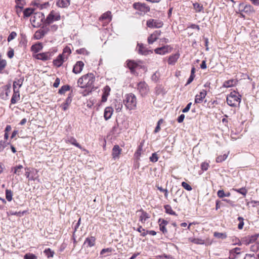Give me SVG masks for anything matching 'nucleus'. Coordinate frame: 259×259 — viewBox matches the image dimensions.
I'll use <instances>...</instances> for the list:
<instances>
[{
  "label": "nucleus",
  "instance_id": "9d476101",
  "mask_svg": "<svg viewBox=\"0 0 259 259\" xmlns=\"http://www.w3.org/2000/svg\"><path fill=\"white\" fill-rule=\"evenodd\" d=\"M133 7L136 10H139L144 13L148 12L150 11V8L144 3H135L133 4Z\"/></svg>",
  "mask_w": 259,
  "mask_h": 259
},
{
  "label": "nucleus",
  "instance_id": "412c9836",
  "mask_svg": "<svg viewBox=\"0 0 259 259\" xmlns=\"http://www.w3.org/2000/svg\"><path fill=\"white\" fill-rule=\"evenodd\" d=\"M113 109L111 107H107L104 110V117L106 120L110 119L113 114Z\"/></svg>",
  "mask_w": 259,
  "mask_h": 259
},
{
  "label": "nucleus",
  "instance_id": "9b49d317",
  "mask_svg": "<svg viewBox=\"0 0 259 259\" xmlns=\"http://www.w3.org/2000/svg\"><path fill=\"white\" fill-rule=\"evenodd\" d=\"M172 48L169 46L166 45L160 48L155 49L154 52L156 54L159 55H164L171 51Z\"/></svg>",
  "mask_w": 259,
  "mask_h": 259
},
{
  "label": "nucleus",
  "instance_id": "aec40b11",
  "mask_svg": "<svg viewBox=\"0 0 259 259\" xmlns=\"http://www.w3.org/2000/svg\"><path fill=\"white\" fill-rule=\"evenodd\" d=\"M111 91L110 88L108 85H106L103 89V94L102 96V102H105L107 101V98L110 95Z\"/></svg>",
  "mask_w": 259,
  "mask_h": 259
},
{
  "label": "nucleus",
  "instance_id": "7c9ffc66",
  "mask_svg": "<svg viewBox=\"0 0 259 259\" xmlns=\"http://www.w3.org/2000/svg\"><path fill=\"white\" fill-rule=\"evenodd\" d=\"M71 101L72 100L71 98L68 97L66 98L65 102L61 105V107L64 111H66L68 109L69 105L70 104Z\"/></svg>",
  "mask_w": 259,
  "mask_h": 259
},
{
  "label": "nucleus",
  "instance_id": "ddd939ff",
  "mask_svg": "<svg viewBox=\"0 0 259 259\" xmlns=\"http://www.w3.org/2000/svg\"><path fill=\"white\" fill-rule=\"evenodd\" d=\"M207 95V91L205 90H201L199 94H197L195 97V103L198 104L202 102L203 99Z\"/></svg>",
  "mask_w": 259,
  "mask_h": 259
},
{
  "label": "nucleus",
  "instance_id": "f704fd0d",
  "mask_svg": "<svg viewBox=\"0 0 259 259\" xmlns=\"http://www.w3.org/2000/svg\"><path fill=\"white\" fill-rule=\"evenodd\" d=\"M143 143L142 142L140 143V145L138 147V149L135 153V156L137 159H139L140 156L141 155L142 151L143 150Z\"/></svg>",
  "mask_w": 259,
  "mask_h": 259
},
{
  "label": "nucleus",
  "instance_id": "20e7f679",
  "mask_svg": "<svg viewBox=\"0 0 259 259\" xmlns=\"http://www.w3.org/2000/svg\"><path fill=\"white\" fill-rule=\"evenodd\" d=\"M238 93L234 91L231 92L227 97V104L232 107H236L239 105L241 102L240 96Z\"/></svg>",
  "mask_w": 259,
  "mask_h": 259
},
{
  "label": "nucleus",
  "instance_id": "5fc2aeb1",
  "mask_svg": "<svg viewBox=\"0 0 259 259\" xmlns=\"http://www.w3.org/2000/svg\"><path fill=\"white\" fill-rule=\"evenodd\" d=\"M138 51L139 54L144 55L146 54L145 51H144V47L142 44H138Z\"/></svg>",
  "mask_w": 259,
  "mask_h": 259
},
{
  "label": "nucleus",
  "instance_id": "864d4df0",
  "mask_svg": "<svg viewBox=\"0 0 259 259\" xmlns=\"http://www.w3.org/2000/svg\"><path fill=\"white\" fill-rule=\"evenodd\" d=\"M182 186L184 189H185L186 190H187L188 191H191L192 189L191 186L190 185H189L188 183H187L186 182H183L182 183Z\"/></svg>",
  "mask_w": 259,
  "mask_h": 259
},
{
  "label": "nucleus",
  "instance_id": "09e8293b",
  "mask_svg": "<svg viewBox=\"0 0 259 259\" xmlns=\"http://www.w3.org/2000/svg\"><path fill=\"white\" fill-rule=\"evenodd\" d=\"M42 48L41 44L38 43L33 45V52H37Z\"/></svg>",
  "mask_w": 259,
  "mask_h": 259
},
{
  "label": "nucleus",
  "instance_id": "dca6fc26",
  "mask_svg": "<svg viewBox=\"0 0 259 259\" xmlns=\"http://www.w3.org/2000/svg\"><path fill=\"white\" fill-rule=\"evenodd\" d=\"M239 10L245 13H250L253 12V9L251 6L246 5L244 3L239 5Z\"/></svg>",
  "mask_w": 259,
  "mask_h": 259
},
{
  "label": "nucleus",
  "instance_id": "052dcab7",
  "mask_svg": "<svg viewBox=\"0 0 259 259\" xmlns=\"http://www.w3.org/2000/svg\"><path fill=\"white\" fill-rule=\"evenodd\" d=\"M112 249L111 248H107L103 249L100 252V254L103 255L106 253H110L112 252Z\"/></svg>",
  "mask_w": 259,
  "mask_h": 259
},
{
  "label": "nucleus",
  "instance_id": "c756f323",
  "mask_svg": "<svg viewBox=\"0 0 259 259\" xmlns=\"http://www.w3.org/2000/svg\"><path fill=\"white\" fill-rule=\"evenodd\" d=\"M23 167L21 165H19L18 166H17L16 167L12 168V171H13L14 174L19 176L20 175L22 172V169Z\"/></svg>",
  "mask_w": 259,
  "mask_h": 259
},
{
  "label": "nucleus",
  "instance_id": "603ef678",
  "mask_svg": "<svg viewBox=\"0 0 259 259\" xmlns=\"http://www.w3.org/2000/svg\"><path fill=\"white\" fill-rule=\"evenodd\" d=\"M250 250L253 252H256L259 250V243L255 244L250 246Z\"/></svg>",
  "mask_w": 259,
  "mask_h": 259
},
{
  "label": "nucleus",
  "instance_id": "79ce46f5",
  "mask_svg": "<svg viewBox=\"0 0 259 259\" xmlns=\"http://www.w3.org/2000/svg\"><path fill=\"white\" fill-rule=\"evenodd\" d=\"M13 194L10 190L7 189L6 190V197L8 201H11L12 199Z\"/></svg>",
  "mask_w": 259,
  "mask_h": 259
},
{
  "label": "nucleus",
  "instance_id": "f03ea898",
  "mask_svg": "<svg viewBox=\"0 0 259 259\" xmlns=\"http://www.w3.org/2000/svg\"><path fill=\"white\" fill-rule=\"evenodd\" d=\"M95 81V76L93 73H90L85 74L80 78L77 80V85L79 87L84 89L88 88L89 89H94V83ZM92 90H91V91Z\"/></svg>",
  "mask_w": 259,
  "mask_h": 259
},
{
  "label": "nucleus",
  "instance_id": "6ab92c4d",
  "mask_svg": "<svg viewBox=\"0 0 259 259\" xmlns=\"http://www.w3.org/2000/svg\"><path fill=\"white\" fill-rule=\"evenodd\" d=\"M121 149L117 145H115L112 149V155L113 158L115 159L119 157V155L121 154Z\"/></svg>",
  "mask_w": 259,
  "mask_h": 259
},
{
  "label": "nucleus",
  "instance_id": "2f4dec72",
  "mask_svg": "<svg viewBox=\"0 0 259 259\" xmlns=\"http://www.w3.org/2000/svg\"><path fill=\"white\" fill-rule=\"evenodd\" d=\"M23 83V80L21 79H18L15 80L13 82V90H19V88L21 87Z\"/></svg>",
  "mask_w": 259,
  "mask_h": 259
},
{
  "label": "nucleus",
  "instance_id": "49530a36",
  "mask_svg": "<svg viewBox=\"0 0 259 259\" xmlns=\"http://www.w3.org/2000/svg\"><path fill=\"white\" fill-rule=\"evenodd\" d=\"M23 14L24 17H28L30 16L32 14V8L26 9L24 11Z\"/></svg>",
  "mask_w": 259,
  "mask_h": 259
},
{
  "label": "nucleus",
  "instance_id": "4be33fe9",
  "mask_svg": "<svg viewBox=\"0 0 259 259\" xmlns=\"http://www.w3.org/2000/svg\"><path fill=\"white\" fill-rule=\"evenodd\" d=\"M65 142L66 143H70L73 145L75 146L78 148L82 149V148L81 146L77 142L76 140L72 137H68L65 140Z\"/></svg>",
  "mask_w": 259,
  "mask_h": 259
},
{
  "label": "nucleus",
  "instance_id": "f257e3e1",
  "mask_svg": "<svg viewBox=\"0 0 259 259\" xmlns=\"http://www.w3.org/2000/svg\"><path fill=\"white\" fill-rule=\"evenodd\" d=\"M48 3L43 4L33 3V27H37L43 24L45 15L42 12L36 11V8L42 9L48 6Z\"/></svg>",
  "mask_w": 259,
  "mask_h": 259
},
{
  "label": "nucleus",
  "instance_id": "a211bd4d",
  "mask_svg": "<svg viewBox=\"0 0 259 259\" xmlns=\"http://www.w3.org/2000/svg\"><path fill=\"white\" fill-rule=\"evenodd\" d=\"M67 59V56H66V57H64L62 55H59L57 58L54 60V64L58 67H60L64 62L65 60H66Z\"/></svg>",
  "mask_w": 259,
  "mask_h": 259
},
{
  "label": "nucleus",
  "instance_id": "69168bd1",
  "mask_svg": "<svg viewBox=\"0 0 259 259\" xmlns=\"http://www.w3.org/2000/svg\"><path fill=\"white\" fill-rule=\"evenodd\" d=\"M243 259H255L254 254H246L245 257Z\"/></svg>",
  "mask_w": 259,
  "mask_h": 259
},
{
  "label": "nucleus",
  "instance_id": "393cba45",
  "mask_svg": "<svg viewBox=\"0 0 259 259\" xmlns=\"http://www.w3.org/2000/svg\"><path fill=\"white\" fill-rule=\"evenodd\" d=\"M179 57L180 54L179 53H176L170 56L168 60V64L172 65H174L179 58Z\"/></svg>",
  "mask_w": 259,
  "mask_h": 259
},
{
  "label": "nucleus",
  "instance_id": "58836bf2",
  "mask_svg": "<svg viewBox=\"0 0 259 259\" xmlns=\"http://www.w3.org/2000/svg\"><path fill=\"white\" fill-rule=\"evenodd\" d=\"M70 90V87L68 85L62 86L59 90L58 93L60 94H64L66 92Z\"/></svg>",
  "mask_w": 259,
  "mask_h": 259
},
{
  "label": "nucleus",
  "instance_id": "de8ad7c7",
  "mask_svg": "<svg viewBox=\"0 0 259 259\" xmlns=\"http://www.w3.org/2000/svg\"><path fill=\"white\" fill-rule=\"evenodd\" d=\"M7 213H8V215H15L20 217L21 215V214H22L23 213V212H21V211H18V212L14 211L13 210H10L7 212Z\"/></svg>",
  "mask_w": 259,
  "mask_h": 259
},
{
  "label": "nucleus",
  "instance_id": "4c0bfd02",
  "mask_svg": "<svg viewBox=\"0 0 259 259\" xmlns=\"http://www.w3.org/2000/svg\"><path fill=\"white\" fill-rule=\"evenodd\" d=\"M44 253L45 254V255L47 256L48 257H53L54 254V252L53 250H52L50 248L46 249L44 251Z\"/></svg>",
  "mask_w": 259,
  "mask_h": 259
},
{
  "label": "nucleus",
  "instance_id": "0e129e2a",
  "mask_svg": "<svg viewBox=\"0 0 259 259\" xmlns=\"http://www.w3.org/2000/svg\"><path fill=\"white\" fill-rule=\"evenodd\" d=\"M191 105H192V103L191 102H190L189 103H188L187 104V105L186 106V107L184 109H183V110L182 111L183 112V113H186V112H188L189 110L190 109Z\"/></svg>",
  "mask_w": 259,
  "mask_h": 259
},
{
  "label": "nucleus",
  "instance_id": "f3484780",
  "mask_svg": "<svg viewBox=\"0 0 259 259\" xmlns=\"http://www.w3.org/2000/svg\"><path fill=\"white\" fill-rule=\"evenodd\" d=\"M96 239L93 236H90L87 238L84 242L83 245L85 247H91L95 245Z\"/></svg>",
  "mask_w": 259,
  "mask_h": 259
},
{
  "label": "nucleus",
  "instance_id": "c85d7f7f",
  "mask_svg": "<svg viewBox=\"0 0 259 259\" xmlns=\"http://www.w3.org/2000/svg\"><path fill=\"white\" fill-rule=\"evenodd\" d=\"M189 242L198 245H203L205 244V240L201 238H194L190 237L188 238Z\"/></svg>",
  "mask_w": 259,
  "mask_h": 259
},
{
  "label": "nucleus",
  "instance_id": "6e6d98bb",
  "mask_svg": "<svg viewBox=\"0 0 259 259\" xmlns=\"http://www.w3.org/2000/svg\"><path fill=\"white\" fill-rule=\"evenodd\" d=\"M17 36V33L14 32V31H13L12 32L10 35H9L8 37V41H11L12 40L14 39Z\"/></svg>",
  "mask_w": 259,
  "mask_h": 259
},
{
  "label": "nucleus",
  "instance_id": "774afa93",
  "mask_svg": "<svg viewBox=\"0 0 259 259\" xmlns=\"http://www.w3.org/2000/svg\"><path fill=\"white\" fill-rule=\"evenodd\" d=\"M7 55L9 58H12L14 56V50L11 49L8 52Z\"/></svg>",
  "mask_w": 259,
  "mask_h": 259
},
{
  "label": "nucleus",
  "instance_id": "423d86ee",
  "mask_svg": "<svg viewBox=\"0 0 259 259\" xmlns=\"http://www.w3.org/2000/svg\"><path fill=\"white\" fill-rule=\"evenodd\" d=\"M137 89L142 96L147 95L149 90L148 85L144 81H141L138 83Z\"/></svg>",
  "mask_w": 259,
  "mask_h": 259
},
{
  "label": "nucleus",
  "instance_id": "473e14b6",
  "mask_svg": "<svg viewBox=\"0 0 259 259\" xmlns=\"http://www.w3.org/2000/svg\"><path fill=\"white\" fill-rule=\"evenodd\" d=\"M193 8L196 12L200 13L203 11V7L201 4H199L198 3H194L193 4Z\"/></svg>",
  "mask_w": 259,
  "mask_h": 259
},
{
  "label": "nucleus",
  "instance_id": "b1692460",
  "mask_svg": "<svg viewBox=\"0 0 259 259\" xmlns=\"http://www.w3.org/2000/svg\"><path fill=\"white\" fill-rule=\"evenodd\" d=\"M137 212H141L139 221L142 223H145L146 220L150 218L149 214L142 209L138 211Z\"/></svg>",
  "mask_w": 259,
  "mask_h": 259
},
{
  "label": "nucleus",
  "instance_id": "4d7b16f0",
  "mask_svg": "<svg viewBox=\"0 0 259 259\" xmlns=\"http://www.w3.org/2000/svg\"><path fill=\"white\" fill-rule=\"evenodd\" d=\"M76 52L78 54H86L88 55L89 52L84 48H81L76 50Z\"/></svg>",
  "mask_w": 259,
  "mask_h": 259
},
{
  "label": "nucleus",
  "instance_id": "c03bdc74",
  "mask_svg": "<svg viewBox=\"0 0 259 259\" xmlns=\"http://www.w3.org/2000/svg\"><path fill=\"white\" fill-rule=\"evenodd\" d=\"M233 190L235 191H236L238 193L241 194L243 196H245L247 193V191L246 190V189L243 187L240 189H234Z\"/></svg>",
  "mask_w": 259,
  "mask_h": 259
},
{
  "label": "nucleus",
  "instance_id": "6e6552de",
  "mask_svg": "<svg viewBox=\"0 0 259 259\" xmlns=\"http://www.w3.org/2000/svg\"><path fill=\"white\" fill-rule=\"evenodd\" d=\"M10 92V85H6L0 88V96L1 98L3 100L8 99Z\"/></svg>",
  "mask_w": 259,
  "mask_h": 259
},
{
  "label": "nucleus",
  "instance_id": "e433bc0d",
  "mask_svg": "<svg viewBox=\"0 0 259 259\" xmlns=\"http://www.w3.org/2000/svg\"><path fill=\"white\" fill-rule=\"evenodd\" d=\"M164 208H165V212L167 213H168V214H171V215H176V213L175 212V211H174L171 206L169 205H166L164 206Z\"/></svg>",
  "mask_w": 259,
  "mask_h": 259
},
{
  "label": "nucleus",
  "instance_id": "1a4fd4ad",
  "mask_svg": "<svg viewBox=\"0 0 259 259\" xmlns=\"http://www.w3.org/2000/svg\"><path fill=\"white\" fill-rule=\"evenodd\" d=\"M162 25V22L158 20L150 19L147 21V26L149 28H160Z\"/></svg>",
  "mask_w": 259,
  "mask_h": 259
},
{
  "label": "nucleus",
  "instance_id": "c9c22d12",
  "mask_svg": "<svg viewBox=\"0 0 259 259\" xmlns=\"http://www.w3.org/2000/svg\"><path fill=\"white\" fill-rule=\"evenodd\" d=\"M236 83V81L233 79L226 81L223 86L225 88H229L233 86Z\"/></svg>",
  "mask_w": 259,
  "mask_h": 259
},
{
  "label": "nucleus",
  "instance_id": "72a5a7b5",
  "mask_svg": "<svg viewBox=\"0 0 259 259\" xmlns=\"http://www.w3.org/2000/svg\"><path fill=\"white\" fill-rule=\"evenodd\" d=\"M127 66L131 71H133L134 69L138 66V64L134 61L130 60L127 61Z\"/></svg>",
  "mask_w": 259,
  "mask_h": 259
},
{
  "label": "nucleus",
  "instance_id": "13d9d810",
  "mask_svg": "<svg viewBox=\"0 0 259 259\" xmlns=\"http://www.w3.org/2000/svg\"><path fill=\"white\" fill-rule=\"evenodd\" d=\"M240 248L239 247H236L230 251V253H235L236 254H240V252L239 251L240 250Z\"/></svg>",
  "mask_w": 259,
  "mask_h": 259
},
{
  "label": "nucleus",
  "instance_id": "bf43d9fd",
  "mask_svg": "<svg viewBox=\"0 0 259 259\" xmlns=\"http://www.w3.org/2000/svg\"><path fill=\"white\" fill-rule=\"evenodd\" d=\"M217 195L219 198H222L225 197V193L223 190H219L217 192Z\"/></svg>",
  "mask_w": 259,
  "mask_h": 259
},
{
  "label": "nucleus",
  "instance_id": "cd10ccee",
  "mask_svg": "<svg viewBox=\"0 0 259 259\" xmlns=\"http://www.w3.org/2000/svg\"><path fill=\"white\" fill-rule=\"evenodd\" d=\"M20 99L19 90H14V93L11 100V104H15Z\"/></svg>",
  "mask_w": 259,
  "mask_h": 259
},
{
  "label": "nucleus",
  "instance_id": "ea45409f",
  "mask_svg": "<svg viewBox=\"0 0 259 259\" xmlns=\"http://www.w3.org/2000/svg\"><path fill=\"white\" fill-rule=\"evenodd\" d=\"M214 237L218 238L225 239L227 238V235L226 233H220L215 232L213 234Z\"/></svg>",
  "mask_w": 259,
  "mask_h": 259
},
{
  "label": "nucleus",
  "instance_id": "680f3d73",
  "mask_svg": "<svg viewBox=\"0 0 259 259\" xmlns=\"http://www.w3.org/2000/svg\"><path fill=\"white\" fill-rule=\"evenodd\" d=\"M209 167V164L207 162H202L201 165V168L203 170H207Z\"/></svg>",
  "mask_w": 259,
  "mask_h": 259
},
{
  "label": "nucleus",
  "instance_id": "8fccbe9b",
  "mask_svg": "<svg viewBox=\"0 0 259 259\" xmlns=\"http://www.w3.org/2000/svg\"><path fill=\"white\" fill-rule=\"evenodd\" d=\"M238 220L239 221V223L238 225V228L240 230H241L243 229L244 226V219L242 217H238Z\"/></svg>",
  "mask_w": 259,
  "mask_h": 259
},
{
  "label": "nucleus",
  "instance_id": "338daca9",
  "mask_svg": "<svg viewBox=\"0 0 259 259\" xmlns=\"http://www.w3.org/2000/svg\"><path fill=\"white\" fill-rule=\"evenodd\" d=\"M158 222L160 223L159 226H165L168 224L167 221L161 219H159Z\"/></svg>",
  "mask_w": 259,
  "mask_h": 259
},
{
  "label": "nucleus",
  "instance_id": "a19ab883",
  "mask_svg": "<svg viewBox=\"0 0 259 259\" xmlns=\"http://www.w3.org/2000/svg\"><path fill=\"white\" fill-rule=\"evenodd\" d=\"M227 157L228 154H224L223 155L219 156L216 158V162L218 163L222 162V161L225 160Z\"/></svg>",
  "mask_w": 259,
  "mask_h": 259
},
{
  "label": "nucleus",
  "instance_id": "f8f14e48",
  "mask_svg": "<svg viewBox=\"0 0 259 259\" xmlns=\"http://www.w3.org/2000/svg\"><path fill=\"white\" fill-rule=\"evenodd\" d=\"M112 19L111 13L110 11H107L104 13L99 18V21L103 22V25L108 24Z\"/></svg>",
  "mask_w": 259,
  "mask_h": 259
},
{
  "label": "nucleus",
  "instance_id": "bb28decb",
  "mask_svg": "<svg viewBox=\"0 0 259 259\" xmlns=\"http://www.w3.org/2000/svg\"><path fill=\"white\" fill-rule=\"evenodd\" d=\"M33 58L38 60H47L49 58V55L48 53H39L33 55Z\"/></svg>",
  "mask_w": 259,
  "mask_h": 259
},
{
  "label": "nucleus",
  "instance_id": "a878e982",
  "mask_svg": "<svg viewBox=\"0 0 259 259\" xmlns=\"http://www.w3.org/2000/svg\"><path fill=\"white\" fill-rule=\"evenodd\" d=\"M70 4V0H58L56 5L60 8H67Z\"/></svg>",
  "mask_w": 259,
  "mask_h": 259
},
{
  "label": "nucleus",
  "instance_id": "39448f33",
  "mask_svg": "<svg viewBox=\"0 0 259 259\" xmlns=\"http://www.w3.org/2000/svg\"><path fill=\"white\" fill-rule=\"evenodd\" d=\"M61 16L59 12L52 10L47 16L46 21L48 23H51L54 21L59 20Z\"/></svg>",
  "mask_w": 259,
  "mask_h": 259
},
{
  "label": "nucleus",
  "instance_id": "0eeeda50",
  "mask_svg": "<svg viewBox=\"0 0 259 259\" xmlns=\"http://www.w3.org/2000/svg\"><path fill=\"white\" fill-rule=\"evenodd\" d=\"M258 236L259 234H255L253 235L244 237L241 239V242L246 245H248L249 244L255 242L258 238Z\"/></svg>",
  "mask_w": 259,
  "mask_h": 259
},
{
  "label": "nucleus",
  "instance_id": "e2e57ef3",
  "mask_svg": "<svg viewBox=\"0 0 259 259\" xmlns=\"http://www.w3.org/2000/svg\"><path fill=\"white\" fill-rule=\"evenodd\" d=\"M7 145V143L6 142L3 141H0V151H2L4 150V149L5 148V147Z\"/></svg>",
  "mask_w": 259,
  "mask_h": 259
},
{
  "label": "nucleus",
  "instance_id": "a18cd8bd",
  "mask_svg": "<svg viewBox=\"0 0 259 259\" xmlns=\"http://www.w3.org/2000/svg\"><path fill=\"white\" fill-rule=\"evenodd\" d=\"M71 53V51L70 49V48L68 47H66L64 50L63 54H62L64 57H66V56H68L69 54H70Z\"/></svg>",
  "mask_w": 259,
  "mask_h": 259
},
{
  "label": "nucleus",
  "instance_id": "4468645a",
  "mask_svg": "<svg viewBox=\"0 0 259 259\" xmlns=\"http://www.w3.org/2000/svg\"><path fill=\"white\" fill-rule=\"evenodd\" d=\"M161 31L156 30L151 34L148 38V42L149 44H153L155 41L160 35Z\"/></svg>",
  "mask_w": 259,
  "mask_h": 259
},
{
  "label": "nucleus",
  "instance_id": "5701e85b",
  "mask_svg": "<svg viewBox=\"0 0 259 259\" xmlns=\"http://www.w3.org/2000/svg\"><path fill=\"white\" fill-rule=\"evenodd\" d=\"M47 32L45 29L40 28L35 32L33 37L36 39H40L45 35Z\"/></svg>",
  "mask_w": 259,
  "mask_h": 259
},
{
  "label": "nucleus",
  "instance_id": "37998d69",
  "mask_svg": "<svg viewBox=\"0 0 259 259\" xmlns=\"http://www.w3.org/2000/svg\"><path fill=\"white\" fill-rule=\"evenodd\" d=\"M143 232L141 234L143 236H145L147 234H149L152 236H155L156 235V232L155 231L153 230H150V231H145V229H143Z\"/></svg>",
  "mask_w": 259,
  "mask_h": 259
},
{
  "label": "nucleus",
  "instance_id": "2eb2a0df",
  "mask_svg": "<svg viewBox=\"0 0 259 259\" xmlns=\"http://www.w3.org/2000/svg\"><path fill=\"white\" fill-rule=\"evenodd\" d=\"M83 66L84 63L82 61H77L73 67V72L75 74L80 73L82 70Z\"/></svg>",
  "mask_w": 259,
  "mask_h": 259
},
{
  "label": "nucleus",
  "instance_id": "7ed1b4c3",
  "mask_svg": "<svg viewBox=\"0 0 259 259\" xmlns=\"http://www.w3.org/2000/svg\"><path fill=\"white\" fill-rule=\"evenodd\" d=\"M123 103L125 107L129 110L134 109L137 105V98L136 96L132 93L125 95L123 100Z\"/></svg>",
  "mask_w": 259,
  "mask_h": 259
},
{
  "label": "nucleus",
  "instance_id": "3c124183",
  "mask_svg": "<svg viewBox=\"0 0 259 259\" xmlns=\"http://www.w3.org/2000/svg\"><path fill=\"white\" fill-rule=\"evenodd\" d=\"M158 160V155L156 153H154L152 154L151 156L150 157V160L151 162H155L157 161Z\"/></svg>",
  "mask_w": 259,
  "mask_h": 259
}]
</instances>
